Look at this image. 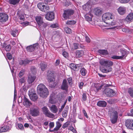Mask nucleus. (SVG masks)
Listing matches in <instances>:
<instances>
[{
	"mask_svg": "<svg viewBox=\"0 0 133 133\" xmlns=\"http://www.w3.org/2000/svg\"><path fill=\"white\" fill-rule=\"evenodd\" d=\"M100 64L104 67L106 68L101 69L102 72L103 73H107L111 71L112 70L111 67L113 64L112 62L110 60H107L104 59H101L99 61Z\"/></svg>",
	"mask_w": 133,
	"mask_h": 133,
	"instance_id": "nucleus-1",
	"label": "nucleus"
},
{
	"mask_svg": "<svg viewBox=\"0 0 133 133\" xmlns=\"http://www.w3.org/2000/svg\"><path fill=\"white\" fill-rule=\"evenodd\" d=\"M37 91L38 93L40 96L43 97H46L49 94L47 89L43 84H39L37 87Z\"/></svg>",
	"mask_w": 133,
	"mask_h": 133,
	"instance_id": "nucleus-2",
	"label": "nucleus"
},
{
	"mask_svg": "<svg viewBox=\"0 0 133 133\" xmlns=\"http://www.w3.org/2000/svg\"><path fill=\"white\" fill-rule=\"evenodd\" d=\"M120 51H118L117 54L118 56L114 55L111 57L112 59H122L126 57L128 53V52L125 49H119Z\"/></svg>",
	"mask_w": 133,
	"mask_h": 133,
	"instance_id": "nucleus-3",
	"label": "nucleus"
},
{
	"mask_svg": "<svg viewBox=\"0 0 133 133\" xmlns=\"http://www.w3.org/2000/svg\"><path fill=\"white\" fill-rule=\"evenodd\" d=\"M36 20L39 26V29L42 31L47 26L48 24L43 22L42 18L40 16L36 17Z\"/></svg>",
	"mask_w": 133,
	"mask_h": 133,
	"instance_id": "nucleus-4",
	"label": "nucleus"
},
{
	"mask_svg": "<svg viewBox=\"0 0 133 133\" xmlns=\"http://www.w3.org/2000/svg\"><path fill=\"white\" fill-rule=\"evenodd\" d=\"M109 115L110 117V121L113 124L116 123L118 118V114L117 111L112 110L109 112Z\"/></svg>",
	"mask_w": 133,
	"mask_h": 133,
	"instance_id": "nucleus-5",
	"label": "nucleus"
},
{
	"mask_svg": "<svg viewBox=\"0 0 133 133\" xmlns=\"http://www.w3.org/2000/svg\"><path fill=\"white\" fill-rule=\"evenodd\" d=\"M37 7L42 11L47 12L49 10L50 8L48 5L44 3H39L37 4Z\"/></svg>",
	"mask_w": 133,
	"mask_h": 133,
	"instance_id": "nucleus-6",
	"label": "nucleus"
},
{
	"mask_svg": "<svg viewBox=\"0 0 133 133\" xmlns=\"http://www.w3.org/2000/svg\"><path fill=\"white\" fill-rule=\"evenodd\" d=\"M98 0H89L86 4L83 6V8L86 11H88L91 8L92 4H94Z\"/></svg>",
	"mask_w": 133,
	"mask_h": 133,
	"instance_id": "nucleus-7",
	"label": "nucleus"
},
{
	"mask_svg": "<svg viewBox=\"0 0 133 133\" xmlns=\"http://www.w3.org/2000/svg\"><path fill=\"white\" fill-rule=\"evenodd\" d=\"M114 15L110 12L106 13L104 14L102 16V19L104 22L106 21L114 19Z\"/></svg>",
	"mask_w": 133,
	"mask_h": 133,
	"instance_id": "nucleus-8",
	"label": "nucleus"
},
{
	"mask_svg": "<svg viewBox=\"0 0 133 133\" xmlns=\"http://www.w3.org/2000/svg\"><path fill=\"white\" fill-rule=\"evenodd\" d=\"M10 123V122L5 123L3 127H0V133L7 132L10 129L11 126Z\"/></svg>",
	"mask_w": 133,
	"mask_h": 133,
	"instance_id": "nucleus-9",
	"label": "nucleus"
},
{
	"mask_svg": "<svg viewBox=\"0 0 133 133\" xmlns=\"http://www.w3.org/2000/svg\"><path fill=\"white\" fill-rule=\"evenodd\" d=\"M42 110L43 113L46 116L51 118H53L54 117V115L50 112L46 107H44L42 108Z\"/></svg>",
	"mask_w": 133,
	"mask_h": 133,
	"instance_id": "nucleus-10",
	"label": "nucleus"
},
{
	"mask_svg": "<svg viewBox=\"0 0 133 133\" xmlns=\"http://www.w3.org/2000/svg\"><path fill=\"white\" fill-rule=\"evenodd\" d=\"M74 11L70 9L65 10L63 14V17L65 19H67L68 17L73 14Z\"/></svg>",
	"mask_w": 133,
	"mask_h": 133,
	"instance_id": "nucleus-11",
	"label": "nucleus"
},
{
	"mask_svg": "<svg viewBox=\"0 0 133 133\" xmlns=\"http://www.w3.org/2000/svg\"><path fill=\"white\" fill-rule=\"evenodd\" d=\"M55 17V14L53 12H47L45 15V18L49 21L53 20Z\"/></svg>",
	"mask_w": 133,
	"mask_h": 133,
	"instance_id": "nucleus-12",
	"label": "nucleus"
},
{
	"mask_svg": "<svg viewBox=\"0 0 133 133\" xmlns=\"http://www.w3.org/2000/svg\"><path fill=\"white\" fill-rule=\"evenodd\" d=\"M31 115L33 116H37L39 115V111L37 108H32L30 109Z\"/></svg>",
	"mask_w": 133,
	"mask_h": 133,
	"instance_id": "nucleus-13",
	"label": "nucleus"
},
{
	"mask_svg": "<svg viewBox=\"0 0 133 133\" xmlns=\"http://www.w3.org/2000/svg\"><path fill=\"white\" fill-rule=\"evenodd\" d=\"M8 16L6 14L4 13H0V22H4L6 21L8 19Z\"/></svg>",
	"mask_w": 133,
	"mask_h": 133,
	"instance_id": "nucleus-14",
	"label": "nucleus"
},
{
	"mask_svg": "<svg viewBox=\"0 0 133 133\" xmlns=\"http://www.w3.org/2000/svg\"><path fill=\"white\" fill-rule=\"evenodd\" d=\"M104 93L106 95L109 97L113 96L115 94V92L114 90L110 88L105 89Z\"/></svg>",
	"mask_w": 133,
	"mask_h": 133,
	"instance_id": "nucleus-15",
	"label": "nucleus"
},
{
	"mask_svg": "<svg viewBox=\"0 0 133 133\" xmlns=\"http://www.w3.org/2000/svg\"><path fill=\"white\" fill-rule=\"evenodd\" d=\"M29 95L31 99L34 101H36L38 98L36 94L32 90L29 91Z\"/></svg>",
	"mask_w": 133,
	"mask_h": 133,
	"instance_id": "nucleus-16",
	"label": "nucleus"
},
{
	"mask_svg": "<svg viewBox=\"0 0 133 133\" xmlns=\"http://www.w3.org/2000/svg\"><path fill=\"white\" fill-rule=\"evenodd\" d=\"M38 44L36 43L32 45L28 46L26 48V49L27 51L32 52L35 50L36 48H37Z\"/></svg>",
	"mask_w": 133,
	"mask_h": 133,
	"instance_id": "nucleus-17",
	"label": "nucleus"
},
{
	"mask_svg": "<svg viewBox=\"0 0 133 133\" xmlns=\"http://www.w3.org/2000/svg\"><path fill=\"white\" fill-rule=\"evenodd\" d=\"M93 12L96 15L99 16L103 13V10L102 9L100 8L97 7L94 9Z\"/></svg>",
	"mask_w": 133,
	"mask_h": 133,
	"instance_id": "nucleus-18",
	"label": "nucleus"
},
{
	"mask_svg": "<svg viewBox=\"0 0 133 133\" xmlns=\"http://www.w3.org/2000/svg\"><path fill=\"white\" fill-rule=\"evenodd\" d=\"M68 88V86L67 84V80L65 79H64L62 85L61 86V89L63 90L67 91Z\"/></svg>",
	"mask_w": 133,
	"mask_h": 133,
	"instance_id": "nucleus-19",
	"label": "nucleus"
},
{
	"mask_svg": "<svg viewBox=\"0 0 133 133\" xmlns=\"http://www.w3.org/2000/svg\"><path fill=\"white\" fill-rule=\"evenodd\" d=\"M36 78V77L32 74H30L28 75V82L29 84L33 83Z\"/></svg>",
	"mask_w": 133,
	"mask_h": 133,
	"instance_id": "nucleus-20",
	"label": "nucleus"
},
{
	"mask_svg": "<svg viewBox=\"0 0 133 133\" xmlns=\"http://www.w3.org/2000/svg\"><path fill=\"white\" fill-rule=\"evenodd\" d=\"M126 8L124 6H120L117 9L118 13L121 15H124L126 12Z\"/></svg>",
	"mask_w": 133,
	"mask_h": 133,
	"instance_id": "nucleus-21",
	"label": "nucleus"
},
{
	"mask_svg": "<svg viewBox=\"0 0 133 133\" xmlns=\"http://www.w3.org/2000/svg\"><path fill=\"white\" fill-rule=\"evenodd\" d=\"M125 125L128 128L132 129L133 125V120H128L125 122Z\"/></svg>",
	"mask_w": 133,
	"mask_h": 133,
	"instance_id": "nucleus-22",
	"label": "nucleus"
},
{
	"mask_svg": "<svg viewBox=\"0 0 133 133\" xmlns=\"http://www.w3.org/2000/svg\"><path fill=\"white\" fill-rule=\"evenodd\" d=\"M23 103L24 105L26 107H29L31 104L30 101L25 96L24 97Z\"/></svg>",
	"mask_w": 133,
	"mask_h": 133,
	"instance_id": "nucleus-23",
	"label": "nucleus"
},
{
	"mask_svg": "<svg viewBox=\"0 0 133 133\" xmlns=\"http://www.w3.org/2000/svg\"><path fill=\"white\" fill-rule=\"evenodd\" d=\"M103 86L102 85H100L98 84H95L92 88L93 89L94 91L96 92H97L101 89Z\"/></svg>",
	"mask_w": 133,
	"mask_h": 133,
	"instance_id": "nucleus-24",
	"label": "nucleus"
},
{
	"mask_svg": "<svg viewBox=\"0 0 133 133\" xmlns=\"http://www.w3.org/2000/svg\"><path fill=\"white\" fill-rule=\"evenodd\" d=\"M49 108L50 111L54 114L57 113L58 110L57 107L55 105H52L49 107Z\"/></svg>",
	"mask_w": 133,
	"mask_h": 133,
	"instance_id": "nucleus-25",
	"label": "nucleus"
},
{
	"mask_svg": "<svg viewBox=\"0 0 133 133\" xmlns=\"http://www.w3.org/2000/svg\"><path fill=\"white\" fill-rule=\"evenodd\" d=\"M93 17L92 14L91 12H89L88 14L85 15V19L88 21H91L92 20V18Z\"/></svg>",
	"mask_w": 133,
	"mask_h": 133,
	"instance_id": "nucleus-26",
	"label": "nucleus"
},
{
	"mask_svg": "<svg viewBox=\"0 0 133 133\" xmlns=\"http://www.w3.org/2000/svg\"><path fill=\"white\" fill-rule=\"evenodd\" d=\"M133 19V13L129 14L125 18V20L128 22H131Z\"/></svg>",
	"mask_w": 133,
	"mask_h": 133,
	"instance_id": "nucleus-27",
	"label": "nucleus"
},
{
	"mask_svg": "<svg viewBox=\"0 0 133 133\" xmlns=\"http://www.w3.org/2000/svg\"><path fill=\"white\" fill-rule=\"evenodd\" d=\"M18 21L20 23L21 22L24 21L25 18L24 17V14L19 13L18 14Z\"/></svg>",
	"mask_w": 133,
	"mask_h": 133,
	"instance_id": "nucleus-28",
	"label": "nucleus"
},
{
	"mask_svg": "<svg viewBox=\"0 0 133 133\" xmlns=\"http://www.w3.org/2000/svg\"><path fill=\"white\" fill-rule=\"evenodd\" d=\"M107 104V103L104 101H99L97 103V105L100 107H105Z\"/></svg>",
	"mask_w": 133,
	"mask_h": 133,
	"instance_id": "nucleus-29",
	"label": "nucleus"
},
{
	"mask_svg": "<svg viewBox=\"0 0 133 133\" xmlns=\"http://www.w3.org/2000/svg\"><path fill=\"white\" fill-rule=\"evenodd\" d=\"M69 67L71 69H73L74 70H78L79 68L78 64L76 65L73 63H71L70 64Z\"/></svg>",
	"mask_w": 133,
	"mask_h": 133,
	"instance_id": "nucleus-30",
	"label": "nucleus"
},
{
	"mask_svg": "<svg viewBox=\"0 0 133 133\" xmlns=\"http://www.w3.org/2000/svg\"><path fill=\"white\" fill-rule=\"evenodd\" d=\"M76 56L77 57H80L84 55V51L82 50H77L76 52Z\"/></svg>",
	"mask_w": 133,
	"mask_h": 133,
	"instance_id": "nucleus-31",
	"label": "nucleus"
},
{
	"mask_svg": "<svg viewBox=\"0 0 133 133\" xmlns=\"http://www.w3.org/2000/svg\"><path fill=\"white\" fill-rule=\"evenodd\" d=\"M32 61L29 60H25L23 61L21 60L19 62V64L21 65H25L31 62Z\"/></svg>",
	"mask_w": 133,
	"mask_h": 133,
	"instance_id": "nucleus-32",
	"label": "nucleus"
},
{
	"mask_svg": "<svg viewBox=\"0 0 133 133\" xmlns=\"http://www.w3.org/2000/svg\"><path fill=\"white\" fill-rule=\"evenodd\" d=\"M61 124L59 122V121L57 122H56V127L52 131H58L61 127Z\"/></svg>",
	"mask_w": 133,
	"mask_h": 133,
	"instance_id": "nucleus-33",
	"label": "nucleus"
},
{
	"mask_svg": "<svg viewBox=\"0 0 133 133\" xmlns=\"http://www.w3.org/2000/svg\"><path fill=\"white\" fill-rule=\"evenodd\" d=\"M98 52L101 55H106L108 54L107 51L105 50H99L98 51Z\"/></svg>",
	"mask_w": 133,
	"mask_h": 133,
	"instance_id": "nucleus-34",
	"label": "nucleus"
},
{
	"mask_svg": "<svg viewBox=\"0 0 133 133\" xmlns=\"http://www.w3.org/2000/svg\"><path fill=\"white\" fill-rule=\"evenodd\" d=\"M20 0H8V2L11 4L15 5L18 4Z\"/></svg>",
	"mask_w": 133,
	"mask_h": 133,
	"instance_id": "nucleus-35",
	"label": "nucleus"
},
{
	"mask_svg": "<svg viewBox=\"0 0 133 133\" xmlns=\"http://www.w3.org/2000/svg\"><path fill=\"white\" fill-rule=\"evenodd\" d=\"M40 67L41 70L44 71L46 67V65L44 62H41L40 64Z\"/></svg>",
	"mask_w": 133,
	"mask_h": 133,
	"instance_id": "nucleus-36",
	"label": "nucleus"
},
{
	"mask_svg": "<svg viewBox=\"0 0 133 133\" xmlns=\"http://www.w3.org/2000/svg\"><path fill=\"white\" fill-rule=\"evenodd\" d=\"M107 24V26H114L116 24V22L114 20L112 21L111 22L107 23L106 22H105Z\"/></svg>",
	"mask_w": 133,
	"mask_h": 133,
	"instance_id": "nucleus-37",
	"label": "nucleus"
},
{
	"mask_svg": "<svg viewBox=\"0 0 133 133\" xmlns=\"http://www.w3.org/2000/svg\"><path fill=\"white\" fill-rule=\"evenodd\" d=\"M80 72L81 74L83 76H85L87 73V72L86 70L84 68H81Z\"/></svg>",
	"mask_w": 133,
	"mask_h": 133,
	"instance_id": "nucleus-38",
	"label": "nucleus"
},
{
	"mask_svg": "<svg viewBox=\"0 0 133 133\" xmlns=\"http://www.w3.org/2000/svg\"><path fill=\"white\" fill-rule=\"evenodd\" d=\"M128 92L130 96L133 98V88H130L128 89Z\"/></svg>",
	"mask_w": 133,
	"mask_h": 133,
	"instance_id": "nucleus-39",
	"label": "nucleus"
},
{
	"mask_svg": "<svg viewBox=\"0 0 133 133\" xmlns=\"http://www.w3.org/2000/svg\"><path fill=\"white\" fill-rule=\"evenodd\" d=\"M76 23V21L74 20L68 21L67 22L66 24L68 25H72L75 24Z\"/></svg>",
	"mask_w": 133,
	"mask_h": 133,
	"instance_id": "nucleus-40",
	"label": "nucleus"
},
{
	"mask_svg": "<svg viewBox=\"0 0 133 133\" xmlns=\"http://www.w3.org/2000/svg\"><path fill=\"white\" fill-rule=\"evenodd\" d=\"M18 34V31L17 30H15L12 31L11 32V35L14 37H15L16 35Z\"/></svg>",
	"mask_w": 133,
	"mask_h": 133,
	"instance_id": "nucleus-41",
	"label": "nucleus"
},
{
	"mask_svg": "<svg viewBox=\"0 0 133 133\" xmlns=\"http://www.w3.org/2000/svg\"><path fill=\"white\" fill-rule=\"evenodd\" d=\"M48 80L49 82H51L54 81L55 78L51 76H48Z\"/></svg>",
	"mask_w": 133,
	"mask_h": 133,
	"instance_id": "nucleus-42",
	"label": "nucleus"
},
{
	"mask_svg": "<svg viewBox=\"0 0 133 133\" xmlns=\"http://www.w3.org/2000/svg\"><path fill=\"white\" fill-rule=\"evenodd\" d=\"M68 110L65 109L62 112V116L64 118H65L67 116Z\"/></svg>",
	"mask_w": 133,
	"mask_h": 133,
	"instance_id": "nucleus-43",
	"label": "nucleus"
},
{
	"mask_svg": "<svg viewBox=\"0 0 133 133\" xmlns=\"http://www.w3.org/2000/svg\"><path fill=\"white\" fill-rule=\"evenodd\" d=\"M25 72L24 69H22L19 72L18 74V76L19 77H21L23 75Z\"/></svg>",
	"mask_w": 133,
	"mask_h": 133,
	"instance_id": "nucleus-44",
	"label": "nucleus"
},
{
	"mask_svg": "<svg viewBox=\"0 0 133 133\" xmlns=\"http://www.w3.org/2000/svg\"><path fill=\"white\" fill-rule=\"evenodd\" d=\"M64 30L67 33L70 34L71 33V30L70 28L68 27L65 28L64 29Z\"/></svg>",
	"mask_w": 133,
	"mask_h": 133,
	"instance_id": "nucleus-45",
	"label": "nucleus"
},
{
	"mask_svg": "<svg viewBox=\"0 0 133 133\" xmlns=\"http://www.w3.org/2000/svg\"><path fill=\"white\" fill-rule=\"evenodd\" d=\"M23 26H26L28 25H29L30 23L27 22H24L23 21L22 22H21L20 23Z\"/></svg>",
	"mask_w": 133,
	"mask_h": 133,
	"instance_id": "nucleus-46",
	"label": "nucleus"
},
{
	"mask_svg": "<svg viewBox=\"0 0 133 133\" xmlns=\"http://www.w3.org/2000/svg\"><path fill=\"white\" fill-rule=\"evenodd\" d=\"M62 55L65 58L68 57L69 56V54L68 53L65 51H63Z\"/></svg>",
	"mask_w": 133,
	"mask_h": 133,
	"instance_id": "nucleus-47",
	"label": "nucleus"
},
{
	"mask_svg": "<svg viewBox=\"0 0 133 133\" xmlns=\"http://www.w3.org/2000/svg\"><path fill=\"white\" fill-rule=\"evenodd\" d=\"M68 129L72 131L74 133H76V130L72 126H70L68 128Z\"/></svg>",
	"mask_w": 133,
	"mask_h": 133,
	"instance_id": "nucleus-48",
	"label": "nucleus"
},
{
	"mask_svg": "<svg viewBox=\"0 0 133 133\" xmlns=\"http://www.w3.org/2000/svg\"><path fill=\"white\" fill-rule=\"evenodd\" d=\"M82 100L83 101H85L87 100V95L85 93H83L82 95Z\"/></svg>",
	"mask_w": 133,
	"mask_h": 133,
	"instance_id": "nucleus-49",
	"label": "nucleus"
},
{
	"mask_svg": "<svg viewBox=\"0 0 133 133\" xmlns=\"http://www.w3.org/2000/svg\"><path fill=\"white\" fill-rule=\"evenodd\" d=\"M79 48V45L76 43H74L73 44L72 48L73 49H76Z\"/></svg>",
	"mask_w": 133,
	"mask_h": 133,
	"instance_id": "nucleus-50",
	"label": "nucleus"
},
{
	"mask_svg": "<svg viewBox=\"0 0 133 133\" xmlns=\"http://www.w3.org/2000/svg\"><path fill=\"white\" fill-rule=\"evenodd\" d=\"M69 125V122H67L64 123L62 126V128L63 129H65Z\"/></svg>",
	"mask_w": 133,
	"mask_h": 133,
	"instance_id": "nucleus-51",
	"label": "nucleus"
},
{
	"mask_svg": "<svg viewBox=\"0 0 133 133\" xmlns=\"http://www.w3.org/2000/svg\"><path fill=\"white\" fill-rule=\"evenodd\" d=\"M25 82V79L24 77L21 78L19 80V82L20 83L22 84L24 83Z\"/></svg>",
	"mask_w": 133,
	"mask_h": 133,
	"instance_id": "nucleus-52",
	"label": "nucleus"
},
{
	"mask_svg": "<svg viewBox=\"0 0 133 133\" xmlns=\"http://www.w3.org/2000/svg\"><path fill=\"white\" fill-rule=\"evenodd\" d=\"M9 60H11L12 58V56L11 54L10 53H8L6 54Z\"/></svg>",
	"mask_w": 133,
	"mask_h": 133,
	"instance_id": "nucleus-53",
	"label": "nucleus"
},
{
	"mask_svg": "<svg viewBox=\"0 0 133 133\" xmlns=\"http://www.w3.org/2000/svg\"><path fill=\"white\" fill-rule=\"evenodd\" d=\"M5 50L6 51H9L11 49V47L10 45H8L6 46L5 48Z\"/></svg>",
	"mask_w": 133,
	"mask_h": 133,
	"instance_id": "nucleus-54",
	"label": "nucleus"
},
{
	"mask_svg": "<svg viewBox=\"0 0 133 133\" xmlns=\"http://www.w3.org/2000/svg\"><path fill=\"white\" fill-rule=\"evenodd\" d=\"M50 27L52 28H55L58 27V25L57 24H54L51 25Z\"/></svg>",
	"mask_w": 133,
	"mask_h": 133,
	"instance_id": "nucleus-55",
	"label": "nucleus"
},
{
	"mask_svg": "<svg viewBox=\"0 0 133 133\" xmlns=\"http://www.w3.org/2000/svg\"><path fill=\"white\" fill-rule=\"evenodd\" d=\"M121 3H125L128 2L130 0H118Z\"/></svg>",
	"mask_w": 133,
	"mask_h": 133,
	"instance_id": "nucleus-56",
	"label": "nucleus"
},
{
	"mask_svg": "<svg viewBox=\"0 0 133 133\" xmlns=\"http://www.w3.org/2000/svg\"><path fill=\"white\" fill-rule=\"evenodd\" d=\"M122 31L123 32L126 33L129 32V29L126 28H123L122 29Z\"/></svg>",
	"mask_w": 133,
	"mask_h": 133,
	"instance_id": "nucleus-57",
	"label": "nucleus"
},
{
	"mask_svg": "<svg viewBox=\"0 0 133 133\" xmlns=\"http://www.w3.org/2000/svg\"><path fill=\"white\" fill-rule=\"evenodd\" d=\"M18 127L19 129L21 130H22L23 129V126L21 124H18Z\"/></svg>",
	"mask_w": 133,
	"mask_h": 133,
	"instance_id": "nucleus-58",
	"label": "nucleus"
},
{
	"mask_svg": "<svg viewBox=\"0 0 133 133\" xmlns=\"http://www.w3.org/2000/svg\"><path fill=\"white\" fill-rule=\"evenodd\" d=\"M31 70L32 73H34L36 71L35 67L34 66H32L31 68Z\"/></svg>",
	"mask_w": 133,
	"mask_h": 133,
	"instance_id": "nucleus-59",
	"label": "nucleus"
},
{
	"mask_svg": "<svg viewBox=\"0 0 133 133\" xmlns=\"http://www.w3.org/2000/svg\"><path fill=\"white\" fill-rule=\"evenodd\" d=\"M84 85V83L83 82H81L79 83V87L80 89H82L83 88V86Z\"/></svg>",
	"mask_w": 133,
	"mask_h": 133,
	"instance_id": "nucleus-60",
	"label": "nucleus"
},
{
	"mask_svg": "<svg viewBox=\"0 0 133 133\" xmlns=\"http://www.w3.org/2000/svg\"><path fill=\"white\" fill-rule=\"evenodd\" d=\"M70 4V2L68 1H66L64 3V5L65 6H69Z\"/></svg>",
	"mask_w": 133,
	"mask_h": 133,
	"instance_id": "nucleus-61",
	"label": "nucleus"
},
{
	"mask_svg": "<svg viewBox=\"0 0 133 133\" xmlns=\"http://www.w3.org/2000/svg\"><path fill=\"white\" fill-rule=\"evenodd\" d=\"M54 125V123L53 122H51L49 124V126L50 128H53Z\"/></svg>",
	"mask_w": 133,
	"mask_h": 133,
	"instance_id": "nucleus-62",
	"label": "nucleus"
},
{
	"mask_svg": "<svg viewBox=\"0 0 133 133\" xmlns=\"http://www.w3.org/2000/svg\"><path fill=\"white\" fill-rule=\"evenodd\" d=\"M14 100L16 99L17 97V91L15 89V88L14 90Z\"/></svg>",
	"mask_w": 133,
	"mask_h": 133,
	"instance_id": "nucleus-63",
	"label": "nucleus"
},
{
	"mask_svg": "<svg viewBox=\"0 0 133 133\" xmlns=\"http://www.w3.org/2000/svg\"><path fill=\"white\" fill-rule=\"evenodd\" d=\"M60 63V60L59 59H57L55 63V65L56 66H58V65Z\"/></svg>",
	"mask_w": 133,
	"mask_h": 133,
	"instance_id": "nucleus-64",
	"label": "nucleus"
}]
</instances>
